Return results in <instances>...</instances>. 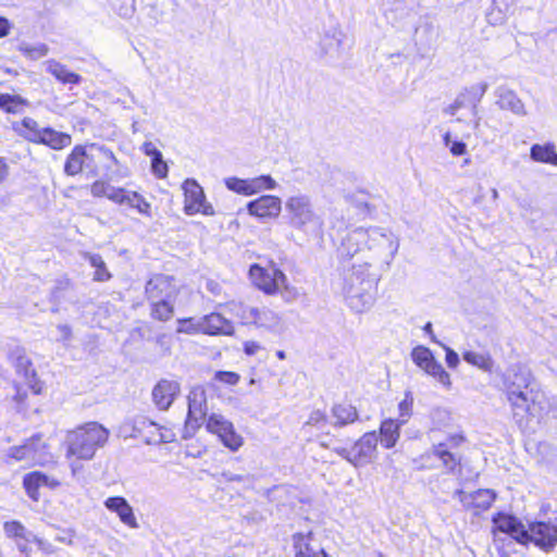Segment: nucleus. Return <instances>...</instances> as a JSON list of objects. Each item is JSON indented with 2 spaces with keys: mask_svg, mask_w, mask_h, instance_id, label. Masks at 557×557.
I'll use <instances>...</instances> for the list:
<instances>
[{
  "mask_svg": "<svg viewBox=\"0 0 557 557\" xmlns=\"http://www.w3.org/2000/svg\"><path fill=\"white\" fill-rule=\"evenodd\" d=\"M248 274L252 284L265 295H281L285 299L296 297L295 288L289 286L286 275L272 261L250 265Z\"/></svg>",
  "mask_w": 557,
  "mask_h": 557,
  "instance_id": "f257e3e1",
  "label": "nucleus"
},
{
  "mask_svg": "<svg viewBox=\"0 0 557 557\" xmlns=\"http://www.w3.org/2000/svg\"><path fill=\"white\" fill-rule=\"evenodd\" d=\"M104 429L96 422H89L85 425L67 432L65 438L67 459H91L100 444Z\"/></svg>",
  "mask_w": 557,
  "mask_h": 557,
  "instance_id": "f03ea898",
  "label": "nucleus"
},
{
  "mask_svg": "<svg viewBox=\"0 0 557 557\" xmlns=\"http://www.w3.org/2000/svg\"><path fill=\"white\" fill-rule=\"evenodd\" d=\"M12 128L26 140L61 150L72 143L71 135L58 132L51 127H40L37 121L32 117H24L21 123H13Z\"/></svg>",
  "mask_w": 557,
  "mask_h": 557,
  "instance_id": "7ed1b4c3",
  "label": "nucleus"
},
{
  "mask_svg": "<svg viewBox=\"0 0 557 557\" xmlns=\"http://www.w3.org/2000/svg\"><path fill=\"white\" fill-rule=\"evenodd\" d=\"M146 293L150 299H169L177 304H186L190 296L186 285L164 274L152 276L146 285Z\"/></svg>",
  "mask_w": 557,
  "mask_h": 557,
  "instance_id": "20e7f679",
  "label": "nucleus"
},
{
  "mask_svg": "<svg viewBox=\"0 0 557 557\" xmlns=\"http://www.w3.org/2000/svg\"><path fill=\"white\" fill-rule=\"evenodd\" d=\"M8 457L24 461L27 466H45L53 461V455L40 434L32 436L20 446L10 447Z\"/></svg>",
  "mask_w": 557,
  "mask_h": 557,
  "instance_id": "39448f33",
  "label": "nucleus"
},
{
  "mask_svg": "<svg viewBox=\"0 0 557 557\" xmlns=\"http://www.w3.org/2000/svg\"><path fill=\"white\" fill-rule=\"evenodd\" d=\"M377 441L375 432L363 434L351 448H336L335 451L356 468L367 466L376 459Z\"/></svg>",
  "mask_w": 557,
  "mask_h": 557,
  "instance_id": "423d86ee",
  "label": "nucleus"
},
{
  "mask_svg": "<svg viewBox=\"0 0 557 557\" xmlns=\"http://www.w3.org/2000/svg\"><path fill=\"white\" fill-rule=\"evenodd\" d=\"M182 189L184 193L183 210L187 215H214L213 206L207 200L202 187L195 180H185Z\"/></svg>",
  "mask_w": 557,
  "mask_h": 557,
  "instance_id": "0eeeda50",
  "label": "nucleus"
},
{
  "mask_svg": "<svg viewBox=\"0 0 557 557\" xmlns=\"http://www.w3.org/2000/svg\"><path fill=\"white\" fill-rule=\"evenodd\" d=\"M286 210L289 213L290 224L295 228L307 231L309 227L320 224L319 218L306 196L289 197L286 201Z\"/></svg>",
  "mask_w": 557,
  "mask_h": 557,
  "instance_id": "6e6552de",
  "label": "nucleus"
},
{
  "mask_svg": "<svg viewBox=\"0 0 557 557\" xmlns=\"http://www.w3.org/2000/svg\"><path fill=\"white\" fill-rule=\"evenodd\" d=\"M206 428L232 451L238 450L244 445V437L235 430L234 424L221 414L209 416Z\"/></svg>",
  "mask_w": 557,
  "mask_h": 557,
  "instance_id": "1a4fd4ad",
  "label": "nucleus"
},
{
  "mask_svg": "<svg viewBox=\"0 0 557 557\" xmlns=\"http://www.w3.org/2000/svg\"><path fill=\"white\" fill-rule=\"evenodd\" d=\"M226 187L239 195L252 196L263 190H272L276 182L270 175H261L252 178L228 177L225 180Z\"/></svg>",
  "mask_w": 557,
  "mask_h": 557,
  "instance_id": "9d476101",
  "label": "nucleus"
},
{
  "mask_svg": "<svg viewBox=\"0 0 557 557\" xmlns=\"http://www.w3.org/2000/svg\"><path fill=\"white\" fill-rule=\"evenodd\" d=\"M207 396L202 386H195L188 396L186 429L189 435L200 428L207 413Z\"/></svg>",
  "mask_w": 557,
  "mask_h": 557,
  "instance_id": "9b49d317",
  "label": "nucleus"
},
{
  "mask_svg": "<svg viewBox=\"0 0 557 557\" xmlns=\"http://www.w3.org/2000/svg\"><path fill=\"white\" fill-rule=\"evenodd\" d=\"M249 215L261 220H275L282 212V200L274 195H264L247 203Z\"/></svg>",
  "mask_w": 557,
  "mask_h": 557,
  "instance_id": "f8f14e48",
  "label": "nucleus"
},
{
  "mask_svg": "<svg viewBox=\"0 0 557 557\" xmlns=\"http://www.w3.org/2000/svg\"><path fill=\"white\" fill-rule=\"evenodd\" d=\"M528 543H534L544 550H550L557 544V525L545 522L529 524L525 544Z\"/></svg>",
  "mask_w": 557,
  "mask_h": 557,
  "instance_id": "ddd939ff",
  "label": "nucleus"
},
{
  "mask_svg": "<svg viewBox=\"0 0 557 557\" xmlns=\"http://www.w3.org/2000/svg\"><path fill=\"white\" fill-rule=\"evenodd\" d=\"M107 198L119 205L135 209L139 214L150 216V202L136 191L124 188H111L110 191L107 190Z\"/></svg>",
  "mask_w": 557,
  "mask_h": 557,
  "instance_id": "4468645a",
  "label": "nucleus"
},
{
  "mask_svg": "<svg viewBox=\"0 0 557 557\" xmlns=\"http://www.w3.org/2000/svg\"><path fill=\"white\" fill-rule=\"evenodd\" d=\"M180 393L181 384L178 381L162 379L154 385L152 389V400L159 409L166 410L170 408Z\"/></svg>",
  "mask_w": 557,
  "mask_h": 557,
  "instance_id": "2eb2a0df",
  "label": "nucleus"
},
{
  "mask_svg": "<svg viewBox=\"0 0 557 557\" xmlns=\"http://www.w3.org/2000/svg\"><path fill=\"white\" fill-rule=\"evenodd\" d=\"M493 531H499L506 533L521 544H525L527 540V525L521 523L517 518L506 515L498 513L493 518Z\"/></svg>",
  "mask_w": 557,
  "mask_h": 557,
  "instance_id": "dca6fc26",
  "label": "nucleus"
},
{
  "mask_svg": "<svg viewBox=\"0 0 557 557\" xmlns=\"http://www.w3.org/2000/svg\"><path fill=\"white\" fill-rule=\"evenodd\" d=\"M252 325L274 334H282L286 330L284 318L265 307H258Z\"/></svg>",
  "mask_w": 557,
  "mask_h": 557,
  "instance_id": "f3484780",
  "label": "nucleus"
},
{
  "mask_svg": "<svg viewBox=\"0 0 557 557\" xmlns=\"http://www.w3.org/2000/svg\"><path fill=\"white\" fill-rule=\"evenodd\" d=\"M313 542L314 533L312 530L293 533L290 536V544L294 557H320L321 549H318Z\"/></svg>",
  "mask_w": 557,
  "mask_h": 557,
  "instance_id": "a211bd4d",
  "label": "nucleus"
},
{
  "mask_svg": "<svg viewBox=\"0 0 557 557\" xmlns=\"http://www.w3.org/2000/svg\"><path fill=\"white\" fill-rule=\"evenodd\" d=\"M351 237L357 240L367 239L366 246L368 248H373L379 238L386 239L389 244L392 255H395L399 247L398 239L380 227L357 228L352 232Z\"/></svg>",
  "mask_w": 557,
  "mask_h": 557,
  "instance_id": "6ab92c4d",
  "label": "nucleus"
},
{
  "mask_svg": "<svg viewBox=\"0 0 557 557\" xmlns=\"http://www.w3.org/2000/svg\"><path fill=\"white\" fill-rule=\"evenodd\" d=\"M59 485L60 482L57 479L39 471L29 472L23 478V486L26 494L35 502L39 499L38 491L40 487L55 488Z\"/></svg>",
  "mask_w": 557,
  "mask_h": 557,
  "instance_id": "aec40b11",
  "label": "nucleus"
},
{
  "mask_svg": "<svg viewBox=\"0 0 557 557\" xmlns=\"http://www.w3.org/2000/svg\"><path fill=\"white\" fill-rule=\"evenodd\" d=\"M201 333L208 335H226L231 336L234 334L235 329L233 323L225 319L221 313H210L200 319Z\"/></svg>",
  "mask_w": 557,
  "mask_h": 557,
  "instance_id": "412c9836",
  "label": "nucleus"
},
{
  "mask_svg": "<svg viewBox=\"0 0 557 557\" xmlns=\"http://www.w3.org/2000/svg\"><path fill=\"white\" fill-rule=\"evenodd\" d=\"M496 499V493L490 488L478 490L473 493H462L461 503L475 512L487 510Z\"/></svg>",
  "mask_w": 557,
  "mask_h": 557,
  "instance_id": "4be33fe9",
  "label": "nucleus"
},
{
  "mask_svg": "<svg viewBox=\"0 0 557 557\" xmlns=\"http://www.w3.org/2000/svg\"><path fill=\"white\" fill-rule=\"evenodd\" d=\"M107 509L116 513L120 521L129 529H137L138 522L134 515L133 508L122 497H112L107 499Z\"/></svg>",
  "mask_w": 557,
  "mask_h": 557,
  "instance_id": "5701e85b",
  "label": "nucleus"
},
{
  "mask_svg": "<svg viewBox=\"0 0 557 557\" xmlns=\"http://www.w3.org/2000/svg\"><path fill=\"white\" fill-rule=\"evenodd\" d=\"M46 72L52 75L59 83L63 85H78L82 82V76L71 70L66 69L65 65L54 61L48 60L45 62Z\"/></svg>",
  "mask_w": 557,
  "mask_h": 557,
  "instance_id": "b1692460",
  "label": "nucleus"
},
{
  "mask_svg": "<svg viewBox=\"0 0 557 557\" xmlns=\"http://www.w3.org/2000/svg\"><path fill=\"white\" fill-rule=\"evenodd\" d=\"M89 157L86 150L82 146H76L72 152L67 156L64 172L66 175L74 176L81 173L85 168H88Z\"/></svg>",
  "mask_w": 557,
  "mask_h": 557,
  "instance_id": "393cba45",
  "label": "nucleus"
},
{
  "mask_svg": "<svg viewBox=\"0 0 557 557\" xmlns=\"http://www.w3.org/2000/svg\"><path fill=\"white\" fill-rule=\"evenodd\" d=\"M141 150L144 153L151 159V171L152 173L159 177L164 178L168 175V164L162 158V153L157 148V146L151 141H146L141 146Z\"/></svg>",
  "mask_w": 557,
  "mask_h": 557,
  "instance_id": "a878e982",
  "label": "nucleus"
},
{
  "mask_svg": "<svg viewBox=\"0 0 557 557\" xmlns=\"http://www.w3.org/2000/svg\"><path fill=\"white\" fill-rule=\"evenodd\" d=\"M400 425L394 419H385L380 425V441L383 447L393 448L400 437Z\"/></svg>",
  "mask_w": 557,
  "mask_h": 557,
  "instance_id": "bb28decb",
  "label": "nucleus"
},
{
  "mask_svg": "<svg viewBox=\"0 0 557 557\" xmlns=\"http://www.w3.org/2000/svg\"><path fill=\"white\" fill-rule=\"evenodd\" d=\"M4 532L9 537L17 540L18 549L22 553L27 552V543L32 542L33 533L27 531L18 521H9L4 523Z\"/></svg>",
  "mask_w": 557,
  "mask_h": 557,
  "instance_id": "cd10ccee",
  "label": "nucleus"
},
{
  "mask_svg": "<svg viewBox=\"0 0 557 557\" xmlns=\"http://www.w3.org/2000/svg\"><path fill=\"white\" fill-rule=\"evenodd\" d=\"M530 157L533 161L557 165V151L554 144H535L530 149Z\"/></svg>",
  "mask_w": 557,
  "mask_h": 557,
  "instance_id": "c85d7f7f",
  "label": "nucleus"
},
{
  "mask_svg": "<svg viewBox=\"0 0 557 557\" xmlns=\"http://www.w3.org/2000/svg\"><path fill=\"white\" fill-rule=\"evenodd\" d=\"M225 312H228L239 319L244 325H252L258 307L249 306L244 302L231 301L224 306Z\"/></svg>",
  "mask_w": 557,
  "mask_h": 557,
  "instance_id": "c756f323",
  "label": "nucleus"
},
{
  "mask_svg": "<svg viewBox=\"0 0 557 557\" xmlns=\"http://www.w3.org/2000/svg\"><path fill=\"white\" fill-rule=\"evenodd\" d=\"M431 430L448 431L454 425V418L449 410L445 408H434L430 412Z\"/></svg>",
  "mask_w": 557,
  "mask_h": 557,
  "instance_id": "7c9ffc66",
  "label": "nucleus"
},
{
  "mask_svg": "<svg viewBox=\"0 0 557 557\" xmlns=\"http://www.w3.org/2000/svg\"><path fill=\"white\" fill-rule=\"evenodd\" d=\"M414 397L411 391H405L397 404V422L405 424L413 413Z\"/></svg>",
  "mask_w": 557,
  "mask_h": 557,
  "instance_id": "2f4dec72",
  "label": "nucleus"
},
{
  "mask_svg": "<svg viewBox=\"0 0 557 557\" xmlns=\"http://www.w3.org/2000/svg\"><path fill=\"white\" fill-rule=\"evenodd\" d=\"M27 100L18 95L1 94L0 109L7 113L17 114L23 111Z\"/></svg>",
  "mask_w": 557,
  "mask_h": 557,
  "instance_id": "473e14b6",
  "label": "nucleus"
},
{
  "mask_svg": "<svg viewBox=\"0 0 557 557\" xmlns=\"http://www.w3.org/2000/svg\"><path fill=\"white\" fill-rule=\"evenodd\" d=\"M411 358L413 362L424 372H426L432 367V364L437 361L432 351L424 346L414 347L411 351Z\"/></svg>",
  "mask_w": 557,
  "mask_h": 557,
  "instance_id": "72a5a7b5",
  "label": "nucleus"
},
{
  "mask_svg": "<svg viewBox=\"0 0 557 557\" xmlns=\"http://www.w3.org/2000/svg\"><path fill=\"white\" fill-rule=\"evenodd\" d=\"M333 416L339 424L352 423L358 418L356 408L347 403H341L334 406Z\"/></svg>",
  "mask_w": 557,
  "mask_h": 557,
  "instance_id": "f704fd0d",
  "label": "nucleus"
},
{
  "mask_svg": "<svg viewBox=\"0 0 557 557\" xmlns=\"http://www.w3.org/2000/svg\"><path fill=\"white\" fill-rule=\"evenodd\" d=\"M21 379L18 383L24 384L34 395L41 393L42 383L38 379L34 366L22 369V374H17Z\"/></svg>",
  "mask_w": 557,
  "mask_h": 557,
  "instance_id": "c9c22d12",
  "label": "nucleus"
},
{
  "mask_svg": "<svg viewBox=\"0 0 557 557\" xmlns=\"http://www.w3.org/2000/svg\"><path fill=\"white\" fill-rule=\"evenodd\" d=\"M153 305L151 309V315L154 319L166 321L173 317L174 304L169 299H152Z\"/></svg>",
  "mask_w": 557,
  "mask_h": 557,
  "instance_id": "e433bc0d",
  "label": "nucleus"
},
{
  "mask_svg": "<svg viewBox=\"0 0 557 557\" xmlns=\"http://www.w3.org/2000/svg\"><path fill=\"white\" fill-rule=\"evenodd\" d=\"M17 50L29 60H38L48 54L49 47L46 44L32 45L23 41L17 46Z\"/></svg>",
  "mask_w": 557,
  "mask_h": 557,
  "instance_id": "4c0bfd02",
  "label": "nucleus"
},
{
  "mask_svg": "<svg viewBox=\"0 0 557 557\" xmlns=\"http://www.w3.org/2000/svg\"><path fill=\"white\" fill-rule=\"evenodd\" d=\"M462 357L466 362H468L469 364H472L483 371L492 370L493 361H492L491 357L486 354H480L476 351L468 350V351L463 352Z\"/></svg>",
  "mask_w": 557,
  "mask_h": 557,
  "instance_id": "58836bf2",
  "label": "nucleus"
},
{
  "mask_svg": "<svg viewBox=\"0 0 557 557\" xmlns=\"http://www.w3.org/2000/svg\"><path fill=\"white\" fill-rule=\"evenodd\" d=\"M444 145L453 157H462L468 153L467 144L454 136L450 132L443 136Z\"/></svg>",
  "mask_w": 557,
  "mask_h": 557,
  "instance_id": "ea45409f",
  "label": "nucleus"
},
{
  "mask_svg": "<svg viewBox=\"0 0 557 557\" xmlns=\"http://www.w3.org/2000/svg\"><path fill=\"white\" fill-rule=\"evenodd\" d=\"M9 358L14 364L17 374H22V369L32 366V361L27 357L25 348L21 346L13 347L9 352Z\"/></svg>",
  "mask_w": 557,
  "mask_h": 557,
  "instance_id": "a19ab883",
  "label": "nucleus"
},
{
  "mask_svg": "<svg viewBox=\"0 0 557 557\" xmlns=\"http://www.w3.org/2000/svg\"><path fill=\"white\" fill-rule=\"evenodd\" d=\"M425 373L432 376L445 389L451 388L453 382L450 374L444 369V367L438 361L432 364V367Z\"/></svg>",
  "mask_w": 557,
  "mask_h": 557,
  "instance_id": "79ce46f5",
  "label": "nucleus"
},
{
  "mask_svg": "<svg viewBox=\"0 0 557 557\" xmlns=\"http://www.w3.org/2000/svg\"><path fill=\"white\" fill-rule=\"evenodd\" d=\"M321 48L325 53H335L342 45V33L334 29L332 35H325L320 41Z\"/></svg>",
  "mask_w": 557,
  "mask_h": 557,
  "instance_id": "37998d69",
  "label": "nucleus"
},
{
  "mask_svg": "<svg viewBox=\"0 0 557 557\" xmlns=\"http://www.w3.org/2000/svg\"><path fill=\"white\" fill-rule=\"evenodd\" d=\"M373 304V296L371 293H362L361 295H349V306L356 311H364Z\"/></svg>",
  "mask_w": 557,
  "mask_h": 557,
  "instance_id": "c03bdc74",
  "label": "nucleus"
},
{
  "mask_svg": "<svg viewBox=\"0 0 557 557\" xmlns=\"http://www.w3.org/2000/svg\"><path fill=\"white\" fill-rule=\"evenodd\" d=\"M201 322L200 319L195 321L194 319H182L177 321V329L176 331L178 333H185V334H197L201 333Z\"/></svg>",
  "mask_w": 557,
  "mask_h": 557,
  "instance_id": "a18cd8bd",
  "label": "nucleus"
},
{
  "mask_svg": "<svg viewBox=\"0 0 557 557\" xmlns=\"http://www.w3.org/2000/svg\"><path fill=\"white\" fill-rule=\"evenodd\" d=\"M85 260H87L92 268H96L94 280L103 281L104 269L102 257L100 255L85 253Z\"/></svg>",
  "mask_w": 557,
  "mask_h": 557,
  "instance_id": "49530a36",
  "label": "nucleus"
},
{
  "mask_svg": "<svg viewBox=\"0 0 557 557\" xmlns=\"http://www.w3.org/2000/svg\"><path fill=\"white\" fill-rule=\"evenodd\" d=\"M158 438L154 442L159 443H172L176 440V432L173 428L153 425Z\"/></svg>",
  "mask_w": 557,
  "mask_h": 557,
  "instance_id": "de8ad7c7",
  "label": "nucleus"
},
{
  "mask_svg": "<svg viewBox=\"0 0 557 557\" xmlns=\"http://www.w3.org/2000/svg\"><path fill=\"white\" fill-rule=\"evenodd\" d=\"M432 341L437 343V341H436L434 335H432ZM438 344L441 345V347L446 352L445 361H446V364L448 366V368L456 369L459 366V362H460L458 354L455 350H453L450 347L444 345L443 343L438 342Z\"/></svg>",
  "mask_w": 557,
  "mask_h": 557,
  "instance_id": "09e8293b",
  "label": "nucleus"
},
{
  "mask_svg": "<svg viewBox=\"0 0 557 557\" xmlns=\"http://www.w3.org/2000/svg\"><path fill=\"white\" fill-rule=\"evenodd\" d=\"M215 379L228 385H236L239 382V374L232 371H219L215 373Z\"/></svg>",
  "mask_w": 557,
  "mask_h": 557,
  "instance_id": "8fccbe9b",
  "label": "nucleus"
},
{
  "mask_svg": "<svg viewBox=\"0 0 557 557\" xmlns=\"http://www.w3.org/2000/svg\"><path fill=\"white\" fill-rule=\"evenodd\" d=\"M434 455L443 462L445 467L453 469L456 466V459L449 451L438 447L434 450Z\"/></svg>",
  "mask_w": 557,
  "mask_h": 557,
  "instance_id": "3c124183",
  "label": "nucleus"
},
{
  "mask_svg": "<svg viewBox=\"0 0 557 557\" xmlns=\"http://www.w3.org/2000/svg\"><path fill=\"white\" fill-rule=\"evenodd\" d=\"M25 388L27 387L22 383H16L15 385V395L13 399L15 400L18 410H23L25 408V400L27 398V391Z\"/></svg>",
  "mask_w": 557,
  "mask_h": 557,
  "instance_id": "603ef678",
  "label": "nucleus"
},
{
  "mask_svg": "<svg viewBox=\"0 0 557 557\" xmlns=\"http://www.w3.org/2000/svg\"><path fill=\"white\" fill-rule=\"evenodd\" d=\"M243 349L247 356H256V355L260 354L264 349V347L262 346V344L260 342L250 339V341H246L243 344Z\"/></svg>",
  "mask_w": 557,
  "mask_h": 557,
  "instance_id": "864d4df0",
  "label": "nucleus"
},
{
  "mask_svg": "<svg viewBox=\"0 0 557 557\" xmlns=\"http://www.w3.org/2000/svg\"><path fill=\"white\" fill-rule=\"evenodd\" d=\"M506 98H508V106L510 107V109L513 112H516L517 114H523L524 113V106H523V103L512 92H508V95L503 98V101H505Z\"/></svg>",
  "mask_w": 557,
  "mask_h": 557,
  "instance_id": "5fc2aeb1",
  "label": "nucleus"
},
{
  "mask_svg": "<svg viewBox=\"0 0 557 557\" xmlns=\"http://www.w3.org/2000/svg\"><path fill=\"white\" fill-rule=\"evenodd\" d=\"M32 542L36 543V545L38 546V549L45 554L54 553V548H53L52 544L49 543L47 540L40 539L33 534Z\"/></svg>",
  "mask_w": 557,
  "mask_h": 557,
  "instance_id": "6e6d98bb",
  "label": "nucleus"
},
{
  "mask_svg": "<svg viewBox=\"0 0 557 557\" xmlns=\"http://www.w3.org/2000/svg\"><path fill=\"white\" fill-rule=\"evenodd\" d=\"M11 28V22L8 18L0 15V38L7 37L10 34Z\"/></svg>",
  "mask_w": 557,
  "mask_h": 557,
  "instance_id": "4d7b16f0",
  "label": "nucleus"
},
{
  "mask_svg": "<svg viewBox=\"0 0 557 557\" xmlns=\"http://www.w3.org/2000/svg\"><path fill=\"white\" fill-rule=\"evenodd\" d=\"M324 421H325V416H324V413H323V412H321V411H319V410H317V411H313V412L310 414V417H309V419H308L307 423H308V424H311V425H319V424L323 423Z\"/></svg>",
  "mask_w": 557,
  "mask_h": 557,
  "instance_id": "13d9d810",
  "label": "nucleus"
},
{
  "mask_svg": "<svg viewBox=\"0 0 557 557\" xmlns=\"http://www.w3.org/2000/svg\"><path fill=\"white\" fill-rule=\"evenodd\" d=\"M54 539H55V541H58L60 543L71 545L72 540H73V534L70 530H63L60 533H58Z\"/></svg>",
  "mask_w": 557,
  "mask_h": 557,
  "instance_id": "bf43d9fd",
  "label": "nucleus"
},
{
  "mask_svg": "<svg viewBox=\"0 0 557 557\" xmlns=\"http://www.w3.org/2000/svg\"><path fill=\"white\" fill-rule=\"evenodd\" d=\"M91 193L95 196L101 197L104 195V182L97 181L91 186Z\"/></svg>",
  "mask_w": 557,
  "mask_h": 557,
  "instance_id": "052dcab7",
  "label": "nucleus"
},
{
  "mask_svg": "<svg viewBox=\"0 0 557 557\" xmlns=\"http://www.w3.org/2000/svg\"><path fill=\"white\" fill-rule=\"evenodd\" d=\"M58 331L60 332V339L67 341L71 337V329L65 324H60L58 326Z\"/></svg>",
  "mask_w": 557,
  "mask_h": 557,
  "instance_id": "680f3d73",
  "label": "nucleus"
},
{
  "mask_svg": "<svg viewBox=\"0 0 557 557\" xmlns=\"http://www.w3.org/2000/svg\"><path fill=\"white\" fill-rule=\"evenodd\" d=\"M9 174V166L3 158H0V183H2Z\"/></svg>",
  "mask_w": 557,
  "mask_h": 557,
  "instance_id": "e2e57ef3",
  "label": "nucleus"
},
{
  "mask_svg": "<svg viewBox=\"0 0 557 557\" xmlns=\"http://www.w3.org/2000/svg\"><path fill=\"white\" fill-rule=\"evenodd\" d=\"M276 356L278 359L284 360L286 358V355L283 350L276 351Z\"/></svg>",
  "mask_w": 557,
  "mask_h": 557,
  "instance_id": "0e129e2a",
  "label": "nucleus"
},
{
  "mask_svg": "<svg viewBox=\"0 0 557 557\" xmlns=\"http://www.w3.org/2000/svg\"><path fill=\"white\" fill-rule=\"evenodd\" d=\"M424 331L432 334V324L431 323H428L425 326H424Z\"/></svg>",
  "mask_w": 557,
  "mask_h": 557,
  "instance_id": "69168bd1",
  "label": "nucleus"
},
{
  "mask_svg": "<svg viewBox=\"0 0 557 557\" xmlns=\"http://www.w3.org/2000/svg\"><path fill=\"white\" fill-rule=\"evenodd\" d=\"M487 88V85L484 83L481 85V92L484 94Z\"/></svg>",
  "mask_w": 557,
  "mask_h": 557,
  "instance_id": "338daca9",
  "label": "nucleus"
}]
</instances>
